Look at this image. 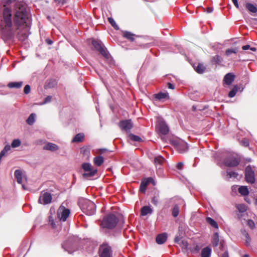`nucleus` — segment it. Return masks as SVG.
Returning a JSON list of instances; mask_svg holds the SVG:
<instances>
[{
	"mask_svg": "<svg viewBox=\"0 0 257 257\" xmlns=\"http://www.w3.org/2000/svg\"><path fill=\"white\" fill-rule=\"evenodd\" d=\"M13 25L12 10L4 6L2 17L0 18V29L2 31L3 36L7 39H13L15 33L11 30Z\"/></svg>",
	"mask_w": 257,
	"mask_h": 257,
	"instance_id": "2",
	"label": "nucleus"
},
{
	"mask_svg": "<svg viewBox=\"0 0 257 257\" xmlns=\"http://www.w3.org/2000/svg\"><path fill=\"white\" fill-rule=\"evenodd\" d=\"M122 36L124 38L128 40L131 42H133L135 40V38L139 37L138 36H137L132 33L128 31H124L122 32Z\"/></svg>",
	"mask_w": 257,
	"mask_h": 257,
	"instance_id": "15",
	"label": "nucleus"
},
{
	"mask_svg": "<svg viewBox=\"0 0 257 257\" xmlns=\"http://www.w3.org/2000/svg\"><path fill=\"white\" fill-rule=\"evenodd\" d=\"M236 208L240 212L243 213L247 210V207L245 205L243 204H238L236 205Z\"/></svg>",
	"mask_w": 257,
	"mask_h": 257,
	"instance_id": "38",
	"label": "nucleus"
},
{
	"mask_svg": "<svg viewBox=\"0 0 257 257\" xmlns=\"http://www.w3.org/2000/svg\"><path fill=\"white\" fill-rule=\"evenodd\" d=\"M153 212L152 209L148 206H145L141 208V215L145 216L148 214H151Z\"/></svg>",
	"mask_w": 257,
	"mask_h": 257,
	"instance_id": "22",
	"label": "nucleus"
},
{
	"mask_svg": "<svg viewBox=\"0 0 257 257\" xmlns=\"http://www.w3.org/2000/svg\"><path fill=\"white\" fill-rule=\"evenodd\" d=\"M35 114L31 113L26 120L27 123L30 125H32L35 121Z\"/></svg>",
	"mask_w": 257,
	"mask_h": 257,
	"instance_id": "34",
	"label": "nucleus"
},
{
	"mask_svg": "<svg viewBox=\"0 0 257 257\" xmlns=\"http://www.w3.org/2000/svg\"><path fill=\"white\" fill-rule=\"evenodd\" d=\"M200 248L199 245H196L192 249H191V251L192 252L197 253L200 250Z\"/></svg>",
	"mask_w": 257,
	"mask_h": 257,
	"instance_id": "51",
	"label": "nucleus"
},
{
	"mask_svg": "<svg viewBox=\"0 0 257 257\" xmlns=\"http://www.w3.org/2000/svg\"><path fill=\"white\" fill-rule=\"evenodd\" d=\"M167 85L169 89H174L175 88L174 85L170 82L167 83Z\"/></svg>",
	"mask_w": 257,
	"mask_h": 257,
	"instance_id": "59",
	"label": "nucleus"
},
{
	"mask_svg": "<svg viewBox=\"0 0 257 257\" xmlns=\"http://www.w3.org/2000/svg\"><path fill=\"white\" fill-rule=\"evenodd\" d=\"M179 213V207L178 205H175L172 209V215L176 217Z\"/></svg>",
	"mask_w": 257,
	"mask_h": 257,
	"instance_id": "39",
	"label": "nucleus"
},
{
	"mask_svg": "<svg viewBox=\"0 0 257 257\" xmlns=\"http://www.w3.org/2000/svg\"><path fill=\"white\" fill-rule=\"evenodd\" d=\"M245 180L249 183L253 184L255 181L254 170L250 165H248L245 169Z\"/></svg>",
	"mask_w": 257,
	"mask_h": 257,
	"instance_id": "8",
	"label": "nucleus"
},
{
	"mask_svg": "<svg viewBox=\"0 0 257 257\" xmlns=\"http://www.w3.org/2000/svg\"><path fill=\"white\" fill-rule=\"evenodd\" d=\"M23 84V82H11L9 83L8 87L10 88H20Z\"/></svg>",
	"mask_w": 257,
	"mask_h": 257,
	"instance_id": "24",
	"label": "nucleus"
},
{
	"mask_svg": "<svg viewBox=\"0 0 257 257\" xmlns=\"http://www.w3.org/2000/svg\"><path fill=\"white\" fill-rule=\"evenodd\" d=\"M241 162V158L237 156H230L223 160V164L228 167H236Z\"/></svg>",
	"mask_w": 257,
	"mask_h": 257,
	"instance_id": "6",
	"label": "nucleus"
},
{
	"mask_svg": "<svg viewBox=\"0 0 257 257\" xmlns=\"http://www.w3.org/2000/svg\"><path fill=\"white\" fill-rule=\"evenodd\" d=\"M232 2L233 3L234 5L235 6V7L238 9L239 8V6L237 2V0H232Z\"/></svg>",
	"mask_w": 257,
	"mask_h": 257,
	"instance_id": "60",
	"label": "nucleus"
},
{
	"mask_svg": "<svg viewBox=\"0 0 257 257\" xmlns=\"http://www.w3.org/2000/svg\"><path fill=\"white\" fill-rule=\"evenodd\" d=\"M241 232H242V234L245 236V237L248 238V236H249L248 233L247 232V231L245 230H244V229L241 230Z\"/></svg>",
	"mask_w": 257,
	"mask_h": 257,
	"instance_id": "58",
	"label": "nucleus"
},
{
	"mask_svg": "<svg viewBox=\"0 0 257 257\" xmlns=\"http://www.w3.org/2000/svg\"><path fill=\"white\" fill-rule=\"evenodd\" d=\"M57 85V82L56 79H51L48 80L45 84V89H51L55 87Z\"/></svg>",
	"mask_w": 257,
	"mask_h": 257,
	"instance_id": "18",
	"label": "nucleus"
},
{
	"mask_svg": "<svg viewBox=\"0 0 257 257\" xmlns=\"http://www.w3.org/2000/svg\"><path fill=\"white\" fill-rule=\"evenodd\" d=\"M176 148L177 151L180 153H184L187 152L188 149V144L185 142L178 143Z\"/></svg>",
	"mask_w": 257,
	"mask_h": 257,
	"instance_id": "14",
	"label": "nucleus"
},
{
	"mask_svg": "<svg viewBox=\"0 0 257 257\" xmlns=\"http://www.w3.org/2000/svg\"><path fill=\"white\" fill-rule=\"evenodd\" d=\"M245 238H246V240H245V245L246 246H249L250 245L251 239L249 237V236H248V237H245Z\"/></svg>",
	"mask_w": 257,
	"mask_h": 257,
	"instance_id": "57",
	"label": "nucleus"
},
{
	"mask_svg": "<svg viewBox=\"0 0 257 257\" xmlns=\"http://www.w3.org/2000/svg\"><path fill=\"white\" fill-rule=\"evenodd\" d=\"M99 257H112V249L107 243H103L99 248Z\"/></svg>",
	"mask_w": 257,
	"mask_h": 257,
	"instance_id": "7",
	"label": "nucleus"
},
{
	"mask_svg": "<svg viewBox=\"0 0 257 257\" xmlns=\"http://www.w3.org/2000/svg\"><path fill=\"white\" fill-rule=\"evenodd\" d=\"M213 12V8L211 7H208L206 9V12L207 13H211Z\"/></svg>",
	"mask_w": 257,
	"mask_h": 257,
	"instance_id": "61",
	"label": "nucleus"
},
{
	"mask_svg": "<svg viewBox=\"0 0 257 257\" xmlns=\"http://www.w3.org/2000/svg\"><path fill=\"white\" fill-rule=\"evenodd\" d=\"M108 21L110 24L111 26L113 27V28L115 30H117L119 29V27L116 24V23H115V21L114 20V19L112 18H111V17L108 18Z\"/></svg>",
	"mask_w": 257,
	"mask_h": 257,
	"instance_id": "36",
	"label": "nucleus"
},
{
	"mask_svg": "<svg viewBox=\"0 0 257 257\" xmlns=\"http://www.w3.org/2000/svg\"><path fill=\"white\" fill-rule=\"evenodd\" d=\"M242 49L243 50H247L248 49H250V50H251L252 51H253V52L256 51V48H254V47H250L249 45H246L243 46L242 47Z\"/></svg>",
	"mask_w": 257,
	"mask_h": 257,
	"instance_id": "45",
	"label": "nucleus"
},
{
	"mask_svg": "<svg viewBox=\"0 0 257 257\" xmlns=\"http://www.w3.org/2000/svg\"><path fill=\"white\" fill-rule=\"evenodd\" d=\"M238 192L243 196L247 195L249 194L248 188H247L246 186H240V187H239Z\"/></svg>",
	"mask_w": 257,
	"mask_h": 257,
	"instance_id": "31",
	"label": "nucleus"
},
{
	"mask_svg": "<svg viewBox=\"0 0 257 257\" xmlns=\"http://www.w3.org/2000/svg\"><path fill=\"white\" fill-rule=\"evenodd\" d=\"M103 158L101 156L95 157L93 159L94 164L97 166H100L103 163Z\"/></svg>",
	"mask_w": 257,
	"mask_h": 257,
	"instance_id": "28",
	"label": "nucleus"
},
{
	"mask_svg": "<svg viewBox=\"0 0 257 257\" xmlns=\"http://www.w3.org/2000/svg\"><path fill=\"white\" fill-rule=\"evenodd\" d=\"M118 126L122 131L128 132L133 127V123L131 119L123 120L119 121Z\"/></svg>",
	"mask_w": 257,
	"mask_h": 257,
	"instance_id": "11",
	"label": "nucleus"
},
{
	"mask_svg": "<svg viewBox=\"0 0 257 257\" xmlns=\"http://www.w3.org/2000/svg\"><path fill=\"white\" fill-rule=\"evenodd\" d=\"M242 142H243V145H244V146L247 147V146H248V145H249V143H248V141H242Z\"/></svg>",
	"mask_w": 257,
	"mask_h": 257,
	"instance_id": "64",
	"label": "nucleus"
},
{
	"mask_svg": "<svg viewBox=\"0 0 257 257\" xmlns=\"http://www.w3.org/2000/svg\"><path fill=\"white\" fill-rule=\"evenodd\" d=\"M43 149L45 150H50L51 151H55L59 149L58 146L53 143H48L43 147Z\"/></svg>",
	"mask_w": 257,
	"mask_h": 257,
	"instance_id": "19",
	"label": "nucleus"
},
{
	"mask_svg": "<svg viewBox=\"0 0 257 257\" xmlns=\"http://www.w3.org/2000/svg\"><path fill=\"white\" fill-rule=\"evenodd\" d=\"M118 221V218L115 214L110 213L103 218L100 226L103 228L113 229L116 226Z\"/></svg>",
	"mask_w": 257,
	"mask_h": 257,
	"instance_id": "3",
	"label": "nucleus"
},
{
	"mask_svg": "<svg viewBox=\"0 0 257 257\" xmlns=\"http://www.w3.org/2000/svg\"><path fill=\"white\" fill-rule=\"evenodd\" d=\"M167 234L163 233L158 235L156 238V241L158 244H161L164 243L167 240Z\"/></svg>",
	"mask_w": 257,
	"mask_h": 257,
	"instance_id": "16",
	"label": "nucleus"
},
{
	"mask_svg": "<svg viewBox=\"0 0 257 257\" xmlns=\"http://www.w3.org/2000/svg\"><path fill=\"white\" fill-rule=\"evenodd\" d=\"M158 202V200L157 197L154 196L152 199V203L155 205H157Z\"/></svg>",
	"mask_w": 257,
	"mask_h": 257,
	"instance_id": "52",
	"label": "nucleus"
},
{
	"mask_svg": "<svg viewBox=\"0 0 257 257\" xmlns=\"http://www.w3.org/2000/svg\"><path fill=\"white\" fill-rule=\"evenodd\" d=\"M79 203L82 211L88 215H92L95 212L96 205L92 201L87 199H82Z\"/></svg>",
	"mask_w": 257,
	"mask_h": 257,
	"instance_id": "4",
	"label": "nucleus"
},
{
	"mask_svg": "<svg viewBox=\"0 0 257 257\" xmlns=\"http://www.w3.org/2000/svg\"><path fill=\"white\" fill-rule=\"evenodd\" d=\"M220 257H229V252L227 250H225V251L220 254Z\"/></svg>",
	"mask_w": 257,
	"mask_h": 257,
	"instance_id": "53",
	"label": "nucleus"
},
{
	"mask_svg": "<svg viewBox=\"0 0 257 257\" xmlns=\"http://www.w3.org/2000/svg\"><path fill=\"white\" fill-rule=\"evenodd\" d=\"M70 214V210L65 206L61 205L57 211V215L59 219L63 221H65Z\"/></svg>",
	"mask_w": 257,
	"mask_h": 257,
	"instance_id": "10",
	"label": "nucleus"
},
{
	"mask_svg": "<svg viewBox=\"0 0 257 257\" xmlns=\"http://www.w3.org/2000/svg\"><path fill=\"white\" fill-rule=\"evenodd\" d=\"M52 197L51 194L48 192H45L39 197V203L43 204H47L51 203Z\"/></svg>",
	"mask_w": 257,
	"mask_h": 257,
	"instance_id": "12",
	"label": "nucleus"
},
{
	"mask_svg": "<svg viewBox=\"0 0 257 257\" xmlns=\"http://www.w3.org/2000/svg\"><path fill=\"white\" fill-rule=\"evenodd\" d=\"M219 242V235L217 232H215L212 236V240H211V243L212 244V246L215 247H217Z\"/></svg>",
	"mask_w": 257,
	"mask_h": 257,
	"instance_id": "23",
	"label": "nucleus"
},
{
	"mask_svg": "<svg viewBox=\"0 0 257 257\" xmlns=\"http://www.w3.org/2000/svg\"><path fill=\"white\" fill-rule=\"evenodd\" d=\"M129 137L132 141L134 142H141L142 141V139L140 137L133 134H130L129 135Z\"/></svg>",
	"mask_w": 257,
	"mask_h": 257,
	"instance_id": "35",
	"label": "nucleus"
},
{
	"mask_svg": "<svg viewBox=\"0 0 257 257\" xmlns=\"http://www.w3.org/2000/svg\"><path fill=\"white\" fill-rule=\"evenodd\" d=\"M82 168L85 172V173L82 174L83 177L85 178L91 177L97 173V170L94 169L89 163H83L82 165Z\"/></svg>",
	"mask_w": 257,
	"mask_h": 257,
	"instance_id": "9",
	"label": "nucleus"
},
{
	"mask_svg": "<svg viewBox=\"0 0 257 257\" xmlns=\"http://www.w3.org/2000/svg\"><path fill=\"white\" fill-rule=\"evenodd\" d=\"M237 52V50L236 48L227 49L225 51V55L226 56H229L232 53H234V54L236 53Z\"/></svg>",
	"mask_w": 257,
	"mask_h": 257,
	"instance_id": "41",
	"label": "nucleus"
},
{
	"mask_svg": "<svg viewBox=\"0 0 257 257\" xmlns=\"http://www.w3.org/2000/svg\"><path fill=\"white\" fill-rule=\"evenodd\" d=\"M145 182L149 185L150 183H152L154 185H155V182L154 179L152 177H149L144 180Z\"/></svg>",
	"mask_w": 257,
	"mask_h": 257,
	"instance_id": "46",
	"label": "nucleus"
},
{
	"mask_svg": "<svg viewBox=\"0 0 257 257\" xmlns=\"http://www.w3.org/2000/svg\"><path fill=\"white\" fill-rule=\"evenodd\" d=\"M238 90V87L237 86L234 87V88L228 93V97L232 98L234 97Z\"/></svg>",
	"mask_w": 257,
	"mask_h": 257,
	"instance_id": "40",
	"label": "nucleus"
},
{
	"mask_svg": "<svg viewBox=\"0 0 257 257\" xmlns=\"http://www.w3.org/2000/svg\"><path fill=\"white\" fill-rule=\"evenodd\" d=\"M157 127L160 133L163 135H166L169 133V127L164 120H159L158 122Z\"/></svg>",
	"mask_w": 257,
	"mask_h": 257,
	"instance_id": "13",
	"label": "nucleus"
},
{
	"mask_svg": "<svg viewBox=\"0 0 257 257\" xmlns=\"http://www.w3.org/2000/svg\"><path fill=\"white\" fill-rule=\"evenodd\" d=\"M15 6L16 9L14 23L17 27L16 30L19 31L16 37L19 41L23 42L28 37L27 30L24 27L25 25L27 26L28 20L27 8L25 5L19 3L15 4Z\"/></svg>",
	"mask_w": 257,
	"mask_h": 257,
	"instance_id": "1",
	"label": "nucleus"
},
{
	"mask_svg": "<svg viewBox=\"0 0 257 257\" xmlns=\"http://www.w3.org/2000/svg\"><path fill=\"white\" fill-rule=\"evenodd\" d=\"M221 61V59L218 55H215L212 59V62L215 64H219Z\"/></svg>",
	"mask_w": 257,
	"mask_h": 257,
	"instance_id": "44",
	"label": "nucleus"
},
{
	"mask_svg": "<svg viewBox=\"0 0 257 257\" xmlns=\"http://www.w3.org/2000/svg\"><path fill=\"white\" fill-rule=\"evenodd\" d=\"M148 185L144 180H142L140 186V191L142 193H145Z\"/></svg>",
	"mask_w": 257,
	"mask_h": 257,
	"instance_id": "37",
	"label": "nucleus"
},
{
	"mask_svg": "<svg viewBox=\"0 0 257 257\" xmlns=\"http://www.w3.org/2000/svg\"><path fill=\"white\" fill-rule=\"evenodd\" d=\"M15 176L17 179V182L19 184H22V172L19 170H16L15 172Z\"/></svg>",
	"mask_w": 257,
	"mask_h": 257,
	"instance_id": "29",
	"label": "nucleus"
},
{
	"mask_svg": "<svg viewBox=\"0 0 257 257\" xmlns=\"http://www.w3.org/2000/svg\"><path fill=\"white\" fill-rule=\"evenodd\" d=\"M235 78L234 75L232 73H229L226 74L224 77L223 81L224 83L229 85H230L233 81Z\"/></svg>",
	"mask_w": 257,
	"mask_h": 257,
	"instance_id": "17",
	"label": "nucleus"
},
{
	"mask_svg": "<svg viewBox=\"0 0 257 257\" xmlns=\"http://www.w3.org/2000/svg\"><path fill=\"white\" fill-rule=\"evenodd\" d=\"M31 87L29 85H26L24 88V92L25 94H28L30 92Z\"/></svg>",
	"mask_w": 257,
	"mask_h": 257,
	"instance_id": "48",
	"label": "nucleus"
},
{
	"mask_svg": "<svg viewBox=\"0 0 257 257\" xmlns=\"http://www.w3.org/2000/svg\"><path fill=\"white\" fill-rule=\"evenodd\" d=\"M247 224L248 226L251 229H252L254 227V223L253 220L251 219H248L247 221Z\"/></svg>",
	"mask_w": 257,
	"mask_h": 257,
	"instance_id": "50",
	"label": "nucleus"
},
{
	"mask_svg": "<svg viewBox=\"0 0 257 257\" xmlns=\"http://www.w3.org/2000/svg\"><path fill=\"white\" fill-rule=\"evenodd\" d=\"M54 3L57 6H61L65 3V0H54Z\"/></svg>",
	"mask_w": 257,
	"mask_h": 257,
	"instance_id": "49",
	"label": "nucleus"
},
{
	"mask_svg": "<svg viewBox=\"0 0 257 257\" xmlns=\"http://www.w3.org/2000/svg\"><path fill=\"white\" fill-rule=\"evenodd\" d=\"M155 97L157 99L161 100L164 99H166V98L168 99L169 96V94L167 92H166V93L160 92L158 94H155Z\"/></svg>",
	"mask_w": 257,
	"mask_h": 257,
	"instance_id": "27",
	"label": "nucleus"
},
{
	"mask_svg": "<svg viewBox=\"0 0 257 257\" xmlns=\"http://www.w3.org/2000/svg\"><path fill=\"white\" fill-rule=\"evenodd\" d=\"M183 166L184 164L182 162H179L177 164V168L178 170H182L183 169Z\"/></svg>",
	"mask_w": 257,
	"mask_h": 257,
	"instance_id": "55",
	"label": "nucleus"
},
{
	"mask_svg": "<svg viewBox=\"0 0 257 257\" xmlns=\"http://www.w3.org/2000/svg\"><path fill=\"white\" fill-rule=\"evenodd\" d=\"M245 8L250 13H257V7L251 3H247L245 4Z\"/></svg>",
	"mask_w": 257,
	"mask_h": 257,
	"instance_id": "25",
	"label": "nucleus"
},
{
	"mask_svg": "<svg viewBox=\"0 0 257 257\" xmlns=\"http://www.w3.org/2000/svg\"><path fill=\"white\" fill-rule=\"evenodd\" d=\"M211 254V249L209 246L203 248L201 250V257H210Z\"/></svg>",
	"mask_w": 257,
	"mask_h": 257,
	"instance_id": "20",
	"label": "nucleus"
},
{
	"mask_svg": "<svg viewBox=\"0 0 257 257\" xmlns=\"http://www.w3.org/2000/svg\"><path fill=\"white\" fill-rule=\"evenodd\" d=\"M92 45L94 49L97 51L99 54L102 55L105 59H108L109 58L110 55L108 52L106 50L100 41L93 40Z\"/></svg>",
	"mask_w": 257,
	"mask_h": 257,
	"instance_id": "5",
	"label": "nucleus"
},
{
	"mask_svg": "<svg viewBox=\"0 0 257 257\" xmlns=\"http://www.w3.org/2000/svg\"><path fill=\"white\" fill-rule=\"evenodd\" d=\"M196 72L199 74H202L206 70V67L203 64L198 63L197 66H193Z\"/></svg>",
	"mask_w": 257,
	"mask_h": 257,
	"instance_id": "26",
	"label": "nucleus"
},
{
	"mask_svg": "<svg viewBox=\"0 0 257 257\" xmlns=\"http://www.w3.org/2000/svg\"><path fill=\"white\" fill-rule=\"evenodd\" d=\"M67 243H68V241H66L65 242H64L62 244V247L65 249V250L66 251H68L67 248Z\"/></svg>",
	"mask_w": 257,
	"mask_h": 257,
	"instance_id": "56",
	"label": "nucleus"
},
{
	"mask_svg": "<svg viewBox=\"0 0 257 257\" xmlns=\"http://www.w3.org/2000/svg\"><path fill=\"white\" fill-rule=\"evenodd\" d=\"M46 42L48 45H52L53 44V41L49 39L46 40Z\"/></svg>",
	"mask_w": 257,
	"mask_h": 257,
	"instance_id": "62",
	"label": "nucleus"
},
{
	"mask_svg": "<svg viewBox=\"0 0 257 257\" xmlns=\"http://www.w3.org/2000/svg\"><path fill=\"white\" fill-rule=\"evenodd\" d=\"M227 175L228 176L229 178H236L237 177L238 174L237 173L235 172H227Z\"/></svg>",
	"mask_w": 257,
	"mask_h": 257,
	"instance_id": "43",
	"label": "nucleus"
},
{
	"mask_svg": "<svg viewBox=\"0 0 257 257\" xmlns=\"http://www.w3.org/2000/svg\"><path fill=\"white\" fill-rule=\"evenodd\" d=\"M164 161L165 159L163 157L158 156L155 158L154 162L156 166L161 165L164 163Z\"/></svg>",
	"mask_w": 257,
	"mask_h": 257,
	"instance_id": "33",
	"label": "nucleus"
},
{
	"mask_svg": "<svg viewBox=\"0 0 257 257\" xmlns=\"http://www.w3.org/2000/svg\"><path fill=\"white\" fill-rule=\"evenodd\" d=\"M80 153L82 154L83 156H86L87 157H89L90 156V149L87 147L84 146L80 148Z\"/></svg>",
	"mask_w": 257,
	"mask_h": 257,
	"instance_id": "30",
	"label": "nucleus"
},
{
	"mask_svg": "<svg viewBox=\"0 0 257 257\" xmlns=\"http://www.w3.org/2000/svg\"><path fill=\"white\" fill-rule=\"evenodd\" d=\"M84 134L83 133L77 134L72 139V143H80L83 141L84 139Z\"/></svg>",
	"mask_w": 257,
	"mask_h": 257,
	"instance_id": "21",
	"label": "nucleus"
},
{
	"mask_svg": "<svg viewBox=\"0 0 257 257\" xmlns=\"http://www.w3.org/2000/svg\"><path fill=\"white\" fill-rule=\"evenodd\" d=\"M188 243L185 240H182L181 244V246L182 249H187L188 248Z\"/></svg>",
	"mask_w": 257,
	"mask_h": 257,
	"instance_id": "47",
	"label": "nucleus"
},
{
	"mask_svg": "<svg viewBox=\"0 0 257 257\" xmlns=\"http://www.w3.org/2000/svg\"><path fill=\"white\" fill-rule=\"evenodd\" d=\"M51 99H52V96H51L49 95V96H47L45 98L44 103H48V102H50L51 101Z\"/></svg>",
	"mask_w": 257,
	"mask_h": 257,
	"instance_id": "54",
	"label": "nucleus"
},
{
	"mask_svg": "<svg viewBox=\"0 0 257 257\" xmlns=\"http://www.w3.org/2000/svg\"><path fill=\"white\" fill-rule=\"evenodd\" d=\"M206 222L208 224H209L211 226H212V227H213L215 228H217V229L218 228V225L217 222L214 219L211 218V217H206Z\"/></svg>",
	"mask_w": 257,
	"mask_h": 257,
	"instance_id": "32",
	"label": "nucleus"
},
{
	"mask_svg": "<svg viewBox=\"0 0 257 257\" xmlns=\"http://www.w3.org/2000/svg\"><path fill=\"white\" fill-rule=\"evenodd\" d=\"M21 144V141L19 139L14 140L12 143V147L13 148H16L19 147Z\"/></svg>",
	"mask_w": 257,
	"mask_h": 257,
	"instance_id": "42",
	"label": "nucleus"
},
{
	"mask_svg": "<svg viewBox=\"0 0 257 257\" xmlns=\"http://www.w3.org/2000/svg\"><path fill=\"white\" fill-rule=\"evenodd\" d=\"M180 240V238L179 236H176L174 239V242L176 243H178Z\"/></svg>",
	"mask_w": 257,
	"mask_h": 257,
	"instance_id": "63",
	"label": "nucleus"
}]
</instances>
